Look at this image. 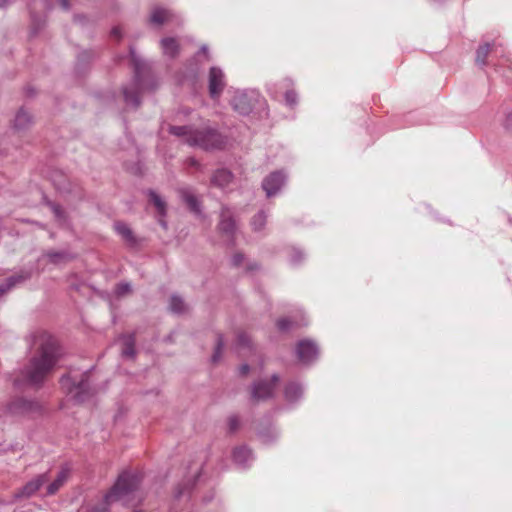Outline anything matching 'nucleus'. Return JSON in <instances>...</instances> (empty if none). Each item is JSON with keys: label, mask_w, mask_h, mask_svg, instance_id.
Returning a JSON list of instances; mask_svg holds the SVG:
<instances>
[{"label": "nucleus", "mask_w": 512, "mask_h": 512, "mask_svg": "<svg viewBox=\"0 0 512 512\" xmlns=\"http://www.w3.org/2000/svg\"><path fill=\"white\" fill-rule=\"evenodd\" d=\"M34 345L35 353L23 370V376L30 385L40 386L52 372L62 353L57 340L46 332L35 336Z\"/></svg>", "instance_id": "1"}, {"label": "nucleus", "mask_w": 512, "mask_h": 512, "mask_svg": "<svg viewBox=\"0 0 512 512\" xmlns=\"http://www.w3.org/2000/svg\"><path fill=\"white\" fill-rule=\"evenodd\" d=\"M168 131L170 134L183 139L188 145L203 150L219 149L224 144L222 135L208 126L198 128L194 126L169 125Z\"/></svg>", "instance_id": "2"}, {"label": "nucleus", "mask_w": 512, "mask_h": 512, "mask_svg": "<svg viewBox=\"0 0 512 512\" xmlns=\"http://www.w3.org/2000/svg\"><path fill=\"white\" fill-rule=\"evenodd\" d=\"M139 484L140 479L136 474L126 471L121 473L102 502L95 505L90 512H108V507L118 501L129 504L134 499Z\"/></svg>", "instance_id": "3"}, {"label": "nucleus", "mask_w": 512, "mask_h": 512, "mask_svg": "<svg viewBox=\"0 0 512 512\" xmlns=\"http://www.w3.org/2000/svg\"><path fill=\"white\" fill-rule=\"evenodd\" d=\"M89 373L81 375V379L76 381L70 376L61 379L62 387L67 391V395L78 403L84 402L90 396V386L88 383Z\"/></svg>", "instance_id": "4"}, {"label": "nucleus", "mask_w": 512, "mask_h": 512, "mask_svg": "<svg viewBox=\"0 0 512 512\" xmlns=\"http://www.w3.org/2000/svg\"><path fill=\"white\" fill-rule=\"evenodd\" d=\"M131 58H132V61L134 62L135 77L133 80L132 88L125 87L123 89V94H124L125 101L128 104H131V105L137 107L140 104L139 88H140V84H141L142 67H141L140 61L134 55L133 50H131Z\"/></svg>", "instance_id": "5"}, {"label": "nucleus", "mask_w": 512, "mask_h": 512, "mask_svg": "<svg viewBox=\"0 0 512 512\" xmlns=\"http://www.w3.org/2000/svg\"><path fill=\"white\" fill-rule=\"evenodd\" d=\"M256 98L257 94L253 91H236L230 103L236 112L247 115L252 111Z\"/></svg>", "instance_id": "6"}, {"label": "nucleus", "mask_w": 512, "mask_h": 512, "mask_svg": "<svg viewBox=\"0 0 512 512\" xmlns=\"http://www.w3.org/2000/svg\"><path fill=\"white\" fill-rule=\"evenodd\" d=\"M278 382V375H273L269 381L260 380L255 382L251 388V399L253 401H262L271 398L274 395Z\"/></svg>", "instance_id": "7"}, {"label": "nucleus", "mask_w": 512, "mask_h": 512, "mask_svg": "<svg viewBox=\"0 0 512 512\" xmlns=\"http://www.w3.org/2000/svg\"><path fill=\"white\" fill-rule=\"evenodd\" d=\"M226 86L225 75L219 67H211L208 75L209 94L218 99Z\"/></svg>", "instance_id": "8"}, {"label": "nucleus", "mask_w": 512, "mask_h": 512, "mask_svg": "<svg viewBox=\"0 0 512 512\" xmlns=\"http://www.w3.org/2000/svg\"><path fill=\"white\" fill-rule=\"evenodd\" d=\"M49 480V473L45 472L37 475L28 481L19 491L14 494L15 499L29 498L33 496Z\"/></svg>", "instance_id": "9"}, {"label": "nucleus", "mask_w": 512, "mask_h": 512, "mask_svg": "<svg viewBox=\"0 0 512 512\" xmlns=\"http://www.w3.org/2000/svg\"><path fill=\"white\" fill-rule=\"evenodd\" d=\"M296 354L300 362L309 364L316 360L319 354L316 343L311 340H301L296 347Z\"/></svg>", "instance_id": "10"}, {"label": "nucleus", "mask_w": 512, "mask_h": 512, "mask_svg": "<svg viewBox=\"0 0 512 512\" xmlns=\"http://www.w3.org/2000/svg\"><path fill=\"white\" fill-rule=\"evenodd\" d=\"M286 181V175L281 171H276L264 178L262 187L267 197L276 195L283 187Z\"/></svg>", "instance_id": "11"}, {"label": "nucleus", "mask_w": 512, "mask_h": 512, "mask_svg": "<svg viewBox=\"0 0 512 512\" xmlns=\"http://www.w3.org/2000/svg\"><path fill=\"white\" fill-rule=\"evenodd\" d=\"M31 278V272L27 270H22L5 280V282L0 284V297L4 295L6 292L10 291L15 286L27 281Z\"/></svg>", "instance_id": "12"}, {"label": "nucleus", "mask_w": 512, "mask_h": 512, "mask_svg": "<svg viewBox=\"0 0 512 512\" xmlns=\"http://www.w3.org/2000/svg\"><path fill=\"white\" fill-rule=\"evenodd\" d=\"M70 477V468L65 466L62 467L61 470L57 473L56 478L47 485L46 487V495L52 496L55 495L68 481Z\"/></svg>", "instance_id": "13"}, {"label": "nucleus", "mask_w": 512, "mask_h": 512, "mask_svg": "<svg viewBox=\"0 0 512 512\" xmlns=\"http://www.w3.org/2000/svg\"><path fill=\"white\" fill-rule=\"evenodd\" d=\"M219 230L227 237L233 236L236 225L228 208L223 207L220 215Z\"/></svg>", "instance_id": "14"}, {"label": "nucleus", "mask_w": 512, "mask_h": 512, "mask_svg": "<svg viewBox=\"0 0 512 512\" xmlns=\"http://www.w3.org/2000/svg\"><path fill=\"white\" fill-rule=\"evenodd\" d=\"M233 460L239 467L246 468L253 461V455L246 446H240L234 449Z\"/></svg>", "instance_id": "15"}, {"label": "nucleus", "mask_w": 512, "mask_h": 512, "mask_svg": "<svg viewBox=\"0 0 512 512\" xmlns=\"http://www.w3.org/2000/svg\"><path fill=\"white\" fill-rule=\"evenodd\" d=\"M233 180L232 173L227 169H218L211 178V183L221 189H225Z\"/></svg>", "instance_id": "16"}, {"label": "nucleus", "mask_w": 512, "mask_h": 512, "mask_svg": "<svg viewBox=\"0 0 512 512\" xmlns=\"http://www.w3.org/2000/svg\"><path fill=\"white\" fill-rule=\"evenodd\" d=\"M119 340L121 341L122 349L121 355L125 358L132 359L136 355L135 338L133 334L122 335Z\"/></svg>", "instance_id": "17"}, {"label": "nucleus", "mask_w": 512, "mask_h": 512, "mask_svg": "<svg viewBox=\"0 0 512 512\" xmlns=\"http://www.w3.org/2000/svg\"><path fill=\"white\" fill-rule=\"evenodd\" d=\"M304 389L301 384L297 382H290L286 385L284 396L286 401L294 403L302 398Z\"/></svg>", "instance_id": "18"}, {"label": "nucleus", "mask_w": 512, "mask_h": 512, "mask_svg": "<svg viewBox=\"0 0 512 512\" xmlns=\"http://www.w3.org/2000/svg\"><path fill=\"white\" fill-rule=\"evenodd\" d=\"M149 201L154 205V207L157 210V213L160 216L159 223L161 224L162 227L166 228L167 224L162 219L166 215L165 201L161 198L160 195H158L156 192L152 190L149 191Z\"/></svg>", "instance_id": "19"}, {"label": "nucleus", "mask_w": 512, "mask_h": 512, "mask_svg": "<svg viewBox=\"0 0 512 512\" xmlns=\"http://www.w3.org/2000/svg\"><path fill=\"white\" fill-rule=\"evenodd\" d=\"M172 17L173 15L169 10L157 7L151 12L150 22L156 25H161L171 21Z\"/></svg>", "instance_id": "20"}, {"label": "nucleus", "mask_w": 512, "mask_h": 512, "mask_svg": "<svg viewBox=\"0 0 512 512\" xmlns=\"http://www.w3.org/2000/svg\"><path fill=\"white\" fill-rule=\"evenodd\" d=\"M182 200L187 204L191 211L196 214L201 212L200 205L195 194L188 188L180 190Z\"/></svg>", "instance_id": "21"}, {"label": "nucleus", "mask_w": 512, "mask_h": 512, "mask_svg": "<svg viewBox=\"0 0 512 512\" xmlns=\"http://www.w3.org/2000/svg\"><path fill=\"white\" fill-rule=\"evenodd\" d=\"M161 48L164 55L174 58L179 53V45L175 38L166 37L161 40Z\"/></svg>", "instance_id": "22"}, {"label": "nucleus", "mask_w": 512, "mask_h": 512, "mask_svg": "<svg viewBox=\"0 0 512 512\" xmlns=\"http://www.w3.org/2000/svg\"><path fill=\"white\" fill-rule=\"evenodd\" d=\"M32 123V117L28 111L21 108L14 119V128L18 131L24 130Z\"/></svg>", "instance_id": "23"}, {"label": "nucleus", "mask_w": 512, "mask_h": 512, "mask_svg": "<svg viewBox=\"0 0 512 512\" xmlns=\"http://www.w3.org/2000/svg\"><path fill=\"white\" fill-rule=\"evenodd\" d=\"M46 256L54 264L65 263L73 258V255L67 251H49L46 253Z\"/></svg>", "instance_id": "24"}, {"label": "nucleus", "mask_w": 512, "mask_h": 512, "mask_svg": "<svg viewBox=\"0 0 512 512\" xmlns=\"http://www.w3.org/2000/svg\"><path fill=\"white\" fill-rule=\"evenodd\" d=\"M114 228H115L116 232L126 242H129V243H133L134 242L133 233H132L131 229L128 227V225H126L125 223H122V222H117V223H115Z\"/></svg>", "instance_id": "25"}, {"label": "nucleus", "mask_w": 512, "mask_h": 512, "mask_svg": "<svg viewBox=\"0 0 512 512\" xmlns=\"http://www.w3.org/2000/svg\"><path fill=\"white\" fill-rule=\"evenodd\" d=\"M267 221V215L264 211L257 213L251 221V225L254 231H261Z\"/></svg>", "instance_id": "26"}, {"label": "nucleus", "mask_w": 512, "mask_h": 512, "mask_svg": "<svg viewBox=\"0 0 512 512\" xmlns=\"http://www.w3.org/2000/svg\"><path fill=\"white\" fill-rule=\"evenodd\" d=\"M170 309L174 313H182L186 309V305L183 299L177 295H173L170 298Z\"/></svg>", "instance_id": "27"}, {"label": "nucleus", "mask_w": 512, "mask_h": 512, "mask_svg": "<svg viewBox=\"0 0 512 512\" xmlns=\"http://www.w3.org/2000/svg\"><path fill=\"white\" fill-rule=\"evenodd\" d=\"M490 52V45L485 44L483 46H480L476 51V63L478 65H485L486 64V58Z\"/></svg>", "instance_id": "28"}, {"label": "nucleus", "mask_w": 512, "mask_h": 512, "mask_svg": "<svg viewBox=\"0 0 512 512\" xmlns=\"http://www.w3.org/2000/svg\"><path fill=\"white\" fill-rule=\"evenodd\" d=\"M224 347V342L221 336H218L215 352L212 355V361L217 362L221 358V353Z\"/></svg>", "instance_id": "29"}, {"label": "nucleus", "mask_w": 512, "mask_h": 512, "mask_svg": "<svg viewBox=\"0 0 512 512\" xmlns=\"http://www.w3.org/2000/svg\"><path fill=\"white\" fill-rule=\"evenodd\" d=\"M130 291H131V285L127 282L120 283L115 288V293L119 297L128 294Z\"/></svg>", "instance_id": "30"}, {"label": "nucleus", "mask_w": 512, "mask_h": 512, "mask_svg": "<svg viewBox=\"0 0 512 512\" xmlns=\"http://www.w3.org/2000/svg\"><path fill=\"white\" fill-rule=\"evenodd\" d=\"M285 101H286V104L289 105L290 107L296 105L297 104V94L295 93V91L288 90L285 93Z\"/></svg>", "instance_id": "31"}, {"label": "nucleus", "mask_w": 512, "mask_h": 512, "mask_svg": "<svg viewBox=\"0 0 512 512\" xmlns=\"http://www.w3.org/2000/svg\"><path fill=\"white\" fill-rule=\"evenodd\" d=\"M294 323L289 318H282L277 322L279 330L286 331L290 329Z\"/></svg>", "instance_id": "32"}, {"label": "nucleus", "mask_w": 512, "mask_h": 512, "mask_svg": "<svg viewBox=\"0 0 512 512\" xmlns=\"http://www.w3.org/2000/svg\"><path fill=\"white\" fill-rule=\"evenodd\" d=\"M237 344L240 347H248L250 345V339L247 334L239 333L237 336Z\"/></svg>", "instance_id": "33"}, {"label": "nucleus", "mask_w": 512, "mask_h": 512, "mask_svg": "<svg viewBox=\"0 0 512 512\" xmlns=\"http://www.w3.org/2000/svg\"><path fill=\"white\" fill-rule=\"evenodd\" d=\"M52 210L56 219L61 222L64 219V211L58 205H52Z\"/></svg>", "instance_id": "34"}, {"label": "nucleus", "mask_w": 512, "mask_h": 512, "mask_svg": "<svg viewBox=\"0 0 512 512\" xmlns=\"http://www.w3.org/2000/svg\"><path fill=\"white\" fill-rule=\"evenodd\" d=\"M245 261V257L241 253H236L232 257V264L236 267L242 265V263Z\"/></svg>", "instance_id": "35"}, {"label": "nucleus", "mask_w": 512, "mask_h": 512, "mask_svg": "<svg viewBox=\"0 0 512 512\" xmlns=\"http://www.w3.org/2000/svg\"><path fill=\"white\" fill-rule=\"evenodd\" d=\"M190 486H191V483L189 482L188 484H183L182 487H180L177 491H176V494L175 496L177 498H180L182 496H184L185 492L188 491L190 489Z\"/></svg>", "instance_id": "36"}, {"label": "nucleus", "mask_w": 512, "mask_h": 512, "mask_svg": "<svg viewBox=\"0 0 512 512\" xmlns=\"http://www.w3.org/2000/svg\"><path fill=\"white\" fill-rule=\"evenodd\" d=\"M303 257H304L303 253H302L301 251H299V250H296V251H294V252H293V254H292V259H291V261H292L293 263H295V264H296V263L300 262V260H301Z\"/></svg>", "instance_id": "37"}, {"label": "nucleus", "mask_w": 512, "mask_h": 512, "mask_svg": "<svg viewBox=\"0 0 512 512\" xmlns=\"http://www.w3.org/2000/svg\"><path fill=\"white\" fill-rule=\"evenodd\" d=\"M504 127L507 131L512 132V112L507 115L504 122Z\"/></svg>", "instance_id": "38"}, {"label": "nucleus", "mask_w": 512, "mask_h": 512, "mask_svg": "<svg viewBox=\"0 0 512 512\" xmlns=\"http://www.w3.org/2000/svg\"><path fill=\"white\" fill-rule=\"evenodd\" d=\"M239 425L238 419L236 417H231L229 419V429L230 431H235Z\"/></svg>", "instance_id": "39"}, {"label": "nucleus", "mask_w": 512, "mask_h": 512, "mask_svg": "<svg viewBox=\"0 0 512 512\" xmlns=\"http://www.w3.org/2000/svg\"><path fill=\"white\" fill-rule=\"evenodd\" d=\"M111 36L119 40L122 37V30L120 27H114L111 31Z\"/></svg>", "instance_id": "40"}, {"label": "nucleus", "mask_w": 512, "mask_h": 512, "mask_svg": "<svg viewBox=\"0 0 512 512\" xmlns=\"http://www.w3.org/2000/svg\"><path fill=\"white\" fill-rule=\"evenodd\" d=\"M250 370V366L248 364H243L240 369H239V372L241 375H246Z\"/></svg>", "instance_id": "41"}, {"label": "nucleus", "mask_w": 512, "mask_h": 512, "mask_svg": "<svg viewBox=\"0 0 512 512\" xmlns=\"http://www.w3.org/2000/svg\"><path fill=\"white\" fill-rule=\"evenodd\" d=\"M256 269H258V265L256 263H248L247 264V270L254 271Z\"/></svg>", "instance_id": "42"}, {"label": "nucleus", "mask_w": 512, "mask_h": 512, "mask_svg": "<svg viewBox=\"0 0 512 512\" xmlns=\"http://www.w3.org/2000/svg\"><path fill=\"white\" fill-rule=\"evenodd\" d=\"M59 1H60V4H61L63 9H65V10L69 9V2H68V0H59Z\"/></svg>", "instance_id": "43"}, {"label": "nucleus", "mask_w": 512, "mask_h": 512, "mask_svg": "<svg viewBox=\"0 0 512 512\" xmlns=\"http://www.w3.org/2000/svg\"><path fill=\"white\" fill-rule=\"evenodd\" d=\"M9 3V0H0V9L5 8Z\"/></svg>", "instance_id": "44"}, {"label": "nucleus", "mask_w": 512, "mask_h": 512, "mask_svg": "<svg viewBox=\"0 0 512 512\" xmlns=\"http://www.w3.org/2000/svg\"><path fill=\"white\" fill-rule=\"evenodd\" d=\"M207 49H208V48H207V46H206V45H203V46L201 47V52L206 53V52H207Z\"/></svg>", "instance_id": "45"}, {"label": "nucleus", "mask_w": 512, "mask_h": 512, "mask_svg": "<svg viewBox=\"0 0 512 512\" xmlns=\"http://www.w3.org/2000/svg\"><path fill=\"white\" fill-rule=\"evenodd\" d=\"M190 163H191V165H194V166L198 165V163L195 159H191Z\"/></svg>", "instance_id": "46"}, {"label": "nucleus", "mask_w": 512, "mask_h": 512, "mask_svg": "<svg viewBox=\"0 0 512 512\" xmlns=\"http://www.w3.org/2000/svg\"><path fill=\"white\" fill-rule=\"evenodd\" d=\"M305 324H306V322L295 323V325H297V326H301V325H305Z\"/></svg>", "instance_id": "47"}]
</instances>
